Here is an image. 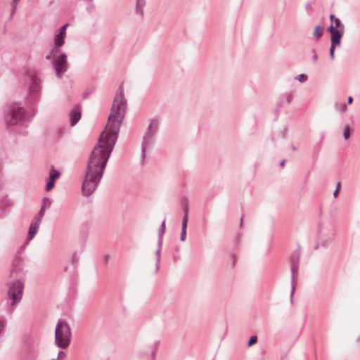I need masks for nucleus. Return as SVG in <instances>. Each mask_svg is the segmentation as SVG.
I'll list each match as a JSON object with an SVG mask.
<instances>
[{"instance_id":"obj_5","label":"nucleus","mask_w":360,"mask_h":360,"mask_svg":"<svg viewBox=\"0 0 360 360\" xmlns=\"http://www.w3.org/2000/svg\"><path fill=\"white\" fill-rule=\"evenodd\" d=\"M158 122L157 120H151L146 133L143 135L141 150H142V158L145 157V152L147 149L150 148L155 142V136L156 134V129L158 127Z\"/></svg>"},{"instance_id":"obj_3","label":"nucleus","mask_w":360,"mask_h":360,"mask_svg":"<svg viewBox=\"0 0 360 360\" xmlns=\"http://www.w3.org/2000/svg\"><path fill=\"white\" fill-rule=\"evenodd\" d=\"M4 119L9 126L20 125L25 119V110L19 103H13L8 107Z\"/></svg>"},{"instance_id":"obj_24","label":"nucleus","mask_w":360,"mask_h":360,"mask_svg":"<svg viewBox=\"0 0 360 360\" xmlns=\"http://www.w3.org/2000/svg\"><path fill=\"white\" fill-rule=\"evenodd\" d=\"M334 24H335V26L338 28L340 29V30H343L344 29V26L341 23L340 19L338 18H335V20H334Z\"/></svg>"},{"instance_id":"obj_8","label":"nucleus","mask_w":360,"mask_h":360,"mask_svg":"<svg viewBox=\"0 0 360 360\" xmlns=\"http://www.w3.org/2000/svg\"><path fill=\"white\" fill-rule=\"evenodd\" d=\"M41 91V80L36 77H32L30 79V86H29V93L32 99L37 98Z\"/></svg>"},{"instance_id":"obj_31","label":"nucleus","mask_w":360,"mask_h":360,"mask_svg":"<svg viewBox=\"0 0 360 360\" xmlns=\"http://www.w3.org/2000/svg\"><path fill=\"white\" fill-rule=\"evenodd\" d=\"M65 357V354L63 351H59L56 359L58 360L63 359Z\"/></svg>"},{"instance_id":"obj_15","label":"nucleus","mask_w":360,"mask_h":360,"mask_svg":"<svg viewBox=\"0 0 360 360\" xmlns=\"http://www.w3.org/2000/svg\"><path fill=\"white\" fill-rule=\"evenodd\" d=\"M60 47L61 46H55L50 51V52L46 55V60L51 61L53 60L52 57L55 56L58 53V52L59 51V48H60Z\"/></svg>"},{"instance_id":"obj_32","label":"nucleus","mask_w":360,"mask_h":360,"mask_svg":"<svg viewBox=\"0 0 360 360\" xmlns=\"http://www.w3.org/2000/svg\"><path fill=\"white\" fill-rule=\"evenodd\" d=\"M340 182H338V183L337 184L336 188H335V191H334V192H333V196H334L335 198H336V197H337L338 193V190L340 189Z\"/></svg>"},{"instance_id":"obj_41","label":"nucleus","mask_w":360,"mask_h":360,"mask_svg":"<svg viewBox=\"0 0 360 360\" xmlns=\"http://www.w3.org/2000/svg\"><path fill=\"white\" fill-rule=\"evenodd\" d=\"M285 160H282V161L281 162V163H280V165H281V166H283V165H284V164H285Z\"/></svg>"},{"instance_id":"obj_39","label":"nucleus","mask_w":360,"mask_h":360,"mask_svg":"<svg viewBox=\"0 0 360 360\" xmlns=\"http://www.w3.org/2000/svg\"><path fill=\"white\" fill-rule=\"evenodd\" d=\"M109 258H110L109 255H106V256L104 257V262H108V260H109Z\"/></svg>"},{"instance_id":"obj_30","label":"nucleus","mask_w":360,"mask_h":360,"mask_svg":"<svg viewBox=\"0 0 360 360\" xmlns=\"http://www.w3.org/2000/svg\"><path fill=\"white\" fill-rule=\"evenodd\" d=\"M5 327V320L3 318L0 317V333L4 330Z\"/></svg>"},{"instance_id":"obj_6","label":"nucleus","mask_w":360,"mask_h":360,"mask_svg":"<svg viewBox=\"0 0 360 360\" xmlns=\"http://www.w3.org/2000/svg\"><path fill=\"white\" fill-rule=\"evenodd\" d=\"M300 254L298 251L292 252L290 257L291 262V292L290 300L292 302V297L295 290L296 283L297 281V274L299 269Z\"/></svg>"},{"instance_id":"obj_38","label":"nucleus","mask_w":360,"mask_h":360,"mask_svg":"<svg viewBox=\"0 0 360 360\" xmlns=\"http://www.w3.org/2000/svg\"><path fill=\"white\" fill-rule=\"evenodd\" d=\"M353 101V98L352 96H349L348 97V100H347V102L349 104H351Z\"/></svg>"},{"instance_id":"obj_43","label":"nucleus","mask_w":360,"mask_h":360,"mask_svg":"<svg viewBox=\"0 0 360 360\" xmlns=\"http://www.w3.org/2000/svg\"><path fill=\"white\" fill-rule=\"evenodd\" d=\"M243 220V217H241V219H240V226H241V225H242Z\"/></svg>"},{"instance_id":"obj_23","label":"nucleus","mask_w":360,"mask_h":360,"mask_svg":"<svg viewBox=\"0 0 360 360\" xmlns=\"http://www.w3.org/2000/svg\"><path fill=\"white\" fill-rule=\"evenodd\" d=\"M295 79L298 80L300 82H304L307 79V76L304 74H300L295 77Z\"/></svg>"},{"instance_id":"obj_26","label":"nucleus","mask_w":360,"mask_h":360,"mask_svg":"<svg viewBox=\"0 0 360 360\" xmlns=\"http://www.w3.org/2000/svg\"><path fill=\"white\" fill-rule=\"evenodd\" d=\"M335 46H336L330 44V50H329V54H330V58L332 60H333L334 57H335Z\"/></svg>"},{"instance_id":"obj_35","label":"nucleus","mask_w":360,"mask_h":360,"mask_svg":"<svg viewBox=\"0 0 360 360\" xmlns=\"http://www.w3.org/2000/svg\"><path fill=\"white\" fill-rule=\"evenodd\" d=\"M292 99V95L291 94H286V100L288 103H290Z\"/></svg>"},{"instance_id":"obj_25","label":"nucleus","mask_w":360,"mask_h":360,"mask_svg":"<svg viewBox=\"0 0 360 360\" xmlns=\"http://www.w3.org/2000/svg\"><path fill=\"white\" fill-rule=\"evenodd\" d=\"M350 136V129L348 126L345 128L343 136L345 140L348 139Z\"/></svg>"},{"instance_id":"obj_10","label":"nucleus","mask_w":360,"mask_h":360,"mask_svg":"<svg viewBox=\"0 0 360 360\" xmlns=\"http://www.w3.org/2000/svg\"><path fill=\"white\" fill-rule=\"evenodd\" d=\"M81 119V108L78 105L74 106L70 112V122L72 127L75 126Z\"/></svg>"},{"instance_id":"obj_13","label":"nucleus","mask_w":360,"mask_h":360,"mask_svg":"<svg viewBox=\"0 0 360 360\" xmlns=\"http://www.w3.org/2000/svg\"><path fill=\"white\" fill-rule=\"evenodd\" d=\"M146 5L145 0H136V12L141 15V18L143 17V8Z\"/></svg>"},{"instance_id":"obj_9","label":"nucleus","mask_w":360,"mask_h":360,"mask_svg":"<svg viewBox=\"0 0 360 360\" xmlns=\"http://www.w3.org/2000/svg\"><path fill=\"white\" fill-rule=\"evenodd\" d=\"M69 25L68 23L65 24L59 29L58 33L54 36V45L56 46H63L65 44V39L66 37V29Z\"/></svg>"},{"instance_id":"obj_44","label":"nucleus","mask_w":360,"mask_h":360,"mask_svg":"<svg viewBox=\"0 0 360 360\" xmlns=\"http://www.w3.org/2000/svg\"><path fill=\"white\" fill-rule=\"evenodd\" d=\"M309 8H310V5H309V4H307V9H308V10H309Z\"/></svg>"},{"instance_id":"obj_1","label":"nucleus","mask_w":360,"mask_h":360,"mask_svg":"<svg viewBox=\"0 0 360 360\" xmlns=\"http://www.w3.org/2000/svg\"><path fill=\"white\" fill-rule=\"evenodd\" d=\"M126 110L127 100L124 97L123 88L120 86L114 97L106 130L100 135L89 159L82 186V193L85 196L91 195L96 191L102 179L104 169L117 139Z\"/></svg>"},{"instance_id":"obj_34","label":"nucleus","mask_w":360,"mask_h":360,"mask_svg":"<svg viewBox=\"0 0 360 360\" xmlns=\"http://www.w3.org/2000/svg\"><path fill=\"white\" fill-rule=\"evenodd\" d=\"M313 61L316 63L318 60V55L316 54L315 50H313V56H312Z\"/></svg>"},{"instance_id":"obj_33","label":"nucleus","mask_w":360,"mask_h":360,"mask_svg":"<svg viewBox=\"0 0 360 360\" xmlns=\"http://www.w3.org/2000/svg\"><path fill=\"white\" fill-rule=\"evenodd\" d=\"M158 342H155V344H154V346L153 347V351H152V356H154L155 354V351H156V349L158 347Z\"/></svg>"},{"instance_id":"obj_21","label":"nucleus","mask_w":360,"mask_h":360,"mask_svg":"<svg viewBox=\"0 0 360 360\" xmlns=\"http://www.w3.org/2000/svg\"><path fill=\"white\" fill-rule=\"evenodd\" d=\"M165 232V220H164L162 222V224L159 228V231H158L159 238H162Z\"/></svg>"},{"instance_id":"obj_22","label":"nucleus","mask_w":360,"mask_h":360,"mask_svg":"<svg viewBox=\"0 0 360 360\" xmlns=\"http://www.w3.org/2000/svg\"><path fill=\"white\" fill-rule=\"evenodd\" d=\"M257 342V337L256 335L251 336L248 340V347H250L252 346Z\"/></svg>"},{"instance_id":"obj_45","label":"nucleus","mask_w":360,"mask_h":360,"mask_svg":"<svg viewBox=\"0 0 360 360\" xmlns=\"http://www.w3.org/2000/svg\"><path fill=\"white\" fill-rule=\"evenodd\" d=\"M15 271V269H12V272L11 273L13 274Z\"/></svg>"},{"instance_id":"obj_11","label":"nucleus","mask_w":360,"mask_h":360,"mask_svg":"<svg viewBox=\"0 0 360 360\" xmlns=\"http://www.w3.org/2000/svg\"><path fill=\"white\" fill-rule=\"evenodd\" d=\"M41 223V221L39 219H33L28 231L27 238L29 240H32L37 233Z\"/></svg>"},{"instance_id":"obj_37","label":"nucleus","mask_w":360,"mask_h":360,"mask_svg":"<svg viewBox=\"0 0 360 360\" xmlns=\"http://www.w3.org/2000/svg\"><path fill=\"white\" fill-rule=\"evenodd\" d=\"M335 18H335V15H334V14H330V20L332 22H334Z\"/></svg>"},{"instance_id":"obj_14","label":"nucleus","mask_w":360,"mask_h":360,"mask_svg":"<svg viewBox=\"0 0 360 360\" xmlns=\"http://www.w3.org/2000/svg\"><path fill=\"white\" fill-rule=\"evenodd\" d=\"M186 229H187V223L186 219H182V225H181V233L180 236V240L181 241H184L186 238Z\"/></svg>"},{"instance_id":"obj_20","label":"nucleus","mask_w":360,"mask_h":360,"mask_svg":"<svg viewBox=\"0 0 360 360\" xmlns=\"http://www.w3.org/2000/svg\"><path fill=\"white\" fill-rule=\"evenodd\" d=\"M160 251H161V249L158 248V250L155 252V255L157 256L155 272L158 271L159 267H160Z\"/></svg>"},{"instance_id":"obj_18","label":"nucleus","mask_w":360,"mask_h":360,"mask_svg":"<svg viewBox=\"0 0 360 360\" xmlns=\"http://www.w3.org/2000/svg\"><path fill=\"white\" fill-rule=\"evenodd\" d=\"M313 35L314 38H316V39H319L321 37L322 27H321V25H317L315 27Z\"/></svg>"},{"instance_id":"obj_40","label":"nucleus","mask_w":360,"mask_h":360,"mask_svg":"<svg viewBox=\"0 0 360 360\" xmlns=\"http://www.w3.org/2000/svg\"><path fill=\"white\" fill-rule=\"evenodd\" d=\"M18 0H13V9H15V3L18 1Z\"/></svg>"},{"instance_id":"obj_16","label":"nucleus","mask_w":360,"mask_h":360,"mask_svg":"<svg viewBox=\"0 0 360 360\" xmlns=\"http://www.w3.org/2000/svg\"><path fill=\"white\" fill-rule=\"evenodd\" d=\"M60 172L56 169H54L53 166L51 168V172L49 175V180L55 181L59 176Z\"/></svg>"},{"instance_id":"obj_4","label":"nucleus","mask_w":360,"mask_h":360,"mask_svg":"<svg viewBox=\"0 0 360 360\" xmlns=\"http://www.w3.org/2000/svg\"><path fill=\"white\" fill-rule=\"evenodd\" d=\"M8 298L11 301L10 313H12L16 305L20 302L22 297L24 284L18 280L11 281L8 283Z\"/></svg>"},{"instance_id":"obj_27","label":"nucleus","mask_w":360,"mask_h":360,"mask_svg":"<svg viewBox=\"0 0 360 360\" xmlns=\"http://www.w3.org/2000/svg\"><path fill=\"white\" fill-rule=\"evenodd\" d=\"M54 182L53 181H51L49 180L48 181V183L46 184V191H50L51 188H53V187L54 186Z\"/></svg>"},{"instance_id":"obj_7","label":"nucleus","mask_w":360,"mask_h":360,"mask_svg":"<svg viewBox=\"0 0 360 360\" xmlns=\"http://www.w3.org/2000/svg\"><path fill=\"white\" fill-rule=\"evenodd\" d=\"M67 56L65 53H60L56 60H52L51 63L54 68L56 75L61 78L62 75L67 71L68 64L66 60Z\"/></svg>"},{"instance_id":"obj_12","label":"nucleus","mask_w":360,"mask_h":360,"mask_svg":"<svg viewBox=\"0 0 360 360\" xmlns=\"http://www.w3.org/2000/svg\"><path fill=\"white\" fill-rule=\"evenodd\" d=\"M342 34L340 30H338L336 32L333 33L330 35V44L334 46H340Z\"/></svg>"},{"instance_id":"obj_19","label":"nucleus","mask_w":360,"mask_h":360,"mask_svg":"<svg viewBox=\"0 0 360 360\" xmlns=\"http://www.w3.org/2000/svg\"><path fill=\"white\" fill-rule=\"evenodd\" d=\"M335 108L338 111H339L340 112H345L347 110V105L344 103H335Z\"/></svg>"},{"instance_id":"obj_28","label":"nucleus","mask_w":360,"mask_h":360,"mask_svg":"<svg viewBox=\"0 0 360 360\" xmlns=\"http://www.w3.org/2000/svg\"><path fill=\"white\" fill-rule=\"evenodd\" d=\"M188 207L187 205H185L184 206V216L183 219H186V223H188Z\"/></svg>"},{"instance_id":"obj_36","label":"nucleus","mask_w":360,"mask_h":360,"mask_svg":"<svg viewBox=\"0 0 360 360\" xmlns=\"http://www.w3.org/2000/svg\"><path fill=\"white\" fill-rule=\"evenodd\" d=\"M158 248L161 249L162 244V238L158 237Z\"/></svg>"},{"instance_id":"obj_17","label":"nucleus","mask_w":360,"mask_h":360,"mask_svg":"<svg viewBox=\"0 0 360 360\" xmlns=\"http://www.w3.org/2000/svg\"><path fill=\"white\" fill-rule=\"evenodd\" d=\"M45 204H46V199H44L43 200V204H42V205L41 207V209L39 210L38 216L35 217L34 219H39V221H42V218L44 216L45 210H46V209H45Z\"/></svg>"},{"instance_id":"obj_42","label":"nucleus","mask_w":360,"mask_h":360,"mask_svg":"<svg viewBox=\"0 0 360 360\" xmlns=\"http://www.w3.org/2000/svg\"><path fill=\"white\" fill-rule=\"evenodd\" d=\"M291 149H292L293 151H295V150H296V147H295V146H292V147H291Z\"/></svg>"},{"instance_id":"obj_29","label":"nucleus","mask_w":360,"mask_h":360,"mask_svg":"<svg viewBox=\"0 0 360 360\" xmlns=\"http://www.w3.org/2000/svg\"><path fill=\"white\" fill-rule=\"evenodd\" d=\"M338 30H339V29H336L333 24H331L328 28V31L330 33V35L333 34V33L336 32Z\"/></svg>"},{"instance_id":"obj_2","label":"nucleus","mask_w":360,"mask_h":360,"mask_svg":"<svg viewBox=\"0 0 360 360\" xmlns=\"http://www.w3.org/2000/svg\"><path fill=\"white\" fill-rule=\"evenodd\" d=\"M72 338L69 324L64 321H58L55 328V344L61 349H66L70 344Z\"/></svg>"}]
</instances>
